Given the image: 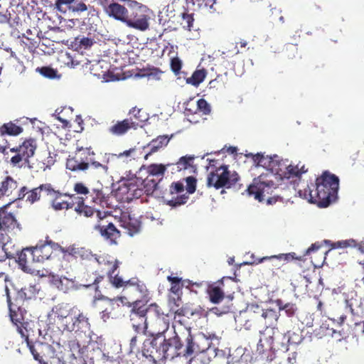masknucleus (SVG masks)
<instances>
[{
	"instance_id": "nucleus-1",
	"label": "nucleus",
	"mask_w": 364,
	"mask_h": 364,
	"mask_svg": "<svg viewBox=\"0 0 364 364\" xmlns=\"http://www.w3.org/2000/svg\"><path fill=\"white\" fill-rule=\"evenodd\" d=\"M108 16L122 22L127 27L144 32L149 29L154 13L146 5L134 0H119L105 6Z\"/></svg>"
},
{
	"instance_id": "nucleus-2",
	"label": "nucleus",
	"mask_w": 364,
	"mask_h": 364,
	"mask_svg": "<svg viewBox=\"0 0 364 364\" xmlns=\"http://www.w3.org/2000/svg\"><path fill=\"white\" fill-rule=\"evenodd\" d=\"M166 332L161 330L151 333L149 337L143 342L141 354L154 364L177 358L180 336L174 332L173 336L166 338Z\"/></svg>"
},
{
	"instance_id": "nucleus-3",
	"label": "nucleus",
	"mask_w": 364,
	"mask_h": 364,
	"mask_svg": "<svg viewBox=\"0 0 364 364\" xmlns=\"http://www.w3.org/2000/svg\"><path fill=\"white\" fill-rule=\"evenodd\" d=\"M252 159L257 166L265 168V172L255 178L246 191L249 196H253L255 200L262 202L266 195L272 194L277 188L274 179L277 178L279 162L274 158L262 154L254 155Z\"/></svg>"
},
{
	"instance_id": "nucleus-4",
	"label": "nucleus",
	"mask_w": 364,
	"mask_h": 364,
	"mask_svg": "<svg viewBox=\"0 0 364 364\" xmlns=\"http://www.w3.org/2000/svg\"><path fill=\"white\" fill-rule=\"evenodd\" d=\"M314 190H304V198L319 208H326L337 198L339 178L326 171L316 178Z\"/></svg>"
},
{
	"instance_id": "nucleus-5",
	"label": "nucleus",
	"mask_w": 364,
	"mask_h": 364,
	"mask_svg": "<svg viewBox=\"0 0 364 364\" xmlns=\"http://www.w3.org/2000/svg\"><path fill=\"white\" fill-rule=\"evenodd\" d=\"M37 144L34 139H26L21 144L10 147V144L0 147L4 161L11 168L21 169L31 168V159L34 156Z\"/></svg>"
},
{
	"instance_id": "nucleus-6",
	"label": "nucleus",
	"mask_w": 364,
	"mask_h": 364,
	"mask_svg": "<svg viewBox=\"0 0 364 364\" xmlns=\"http://www.w3.org/2000/svg\"><path fill=\"white\" fill-rule=\"evenodd\" d=\"M177 358H192L196 355L205 352L210 346V341L204 336L195 337L190 329L179 338Z\"/></svg>"
},
{
	"instance_id": "nucleus-7",
	"label": "nucleus",
	"mask_w": 364,
	"mask_h": 364,
	"mask_svg": "<svg viewBox=\"0 0 364 364\" xmlns=\"http://www.w3.org/2000/svg\"><path fill=\"white\" fill-rule=\"evenodd\" d=\"M9 277L4 272H0V285H4L7 303L9 309V316L12 323L16 326L18 332L21 334V336H26V333H28V331L25 326L28 323L25 322L24 316L26 314V311L24 308H23L20 305V302H12L11 300V297L9 292V288L6 284L8 282Z\"/></svg>"
},
{
	"instance_id": "nucleus-8",
	"label": "nucleus",
	"mask_w": 364,
	"mask_h": 364,
	"mask_svg": "<svg viewBox=\"0 0 364 364\" xmlns=\"http://www.w3.org/2000/svg\"><path fill=\"white\" fill-rule=\"evenodd\" d=\"M239 179V175L235 171L231 172L228 166L223 165L208 173L207 186L217 190L223 187L229 188L235 185Z\"/></svg>"
},
{
	"instance_id": "nucleus-9",
	"label": "nucleus",
	"mask_w": 364,
	"mask_h": 364,
	"mask_svg": "<svg viewBox=\"0 0 364 364\" xmlns=\"http://www.w3.org/2000/svg\"><path fill=\"white\" fill-rule=\"evenodd\" d=\"M147 303L129 302L131 307L129 318L132 328L136 334L146 335L148 329Z\"/></svg>"
},
{
	"instance_id": "nucleus-10",
	"label": "nucleus",
	"mask_w": 364,
	"mask_h": 364,
	"mask_svg": "<svg viewBox=\"0 0 364 364\" xmlns=\"http://www.w3.org/2000/svg\"><path fill=\"white\" fill-rule=\"evenodd\" d=\"M95 155L90 147H77L73 156H69L66 161V168L73 172L87 171L91 156Z\"/></svg>"
},
{
	"instance_id": "nucleus-11",
	"label": "nucleus",
	"mask_w": 364,
	"mask_h": 364,
	"mask_svg": "<svg viewBox=\"0 0 364 364\" xmlns=\"http://www.w3.org/2000/svg\"><path fill=\"white\" fill-rule=\"evenodd\" d=\"M127 284L124 292L127 299L139 304L148 303L151 300L150 291L144 282L133 277L127 280Z\"/></svg>"
},
{
	"instance_id": "nucleus-12",
	"label": "nucleus",
	"mask_w": 364,
	"mask_h": 364,
	"mask_svg": "<svg viewBox=\"0 0 364 364\" xmlns=\"http://www.w3.org/2000/svg\"><path fill=\"white\" fill-rule=\"evenodd\" d=\"M10 208V203L0 208V237L3 235L15 236L21 230L15 213Z\"/></svg>"
},
{
	"instance_id": "nucleus-13",
	"label": "nucleus",
	"mask_w": 364,
	"mask_h": 364,
	"mask_svg": "<svg viewBox=\"0 0 364 364\" xmlns=\"http://www.w3.org/2000/svg\"><path fill=\"white\" fill-rule=\"evenodd\" d=\"M88 318L76 306L72 308L68 316H66L59 328L61 331L72 332L90 328Z\"/></svg>"
},
{
	"instance_id": "nucleus-14",
	"label": "nucleus",
	"mask_w": 364,
	"mask_h": 364,
	"mask_svg": "<svg viewBox=\"0 0 364 364\" xmlns=\"http://www.w3.org/2000/svg\"><path fill=\"white\" fill-rule=\"evenodd\" d=\"M70 194L60 193L59 191L50 187L48 196L50 198L51 207L56 211L73 208L75 205V200L70 198Z\"/></svg>"
},
{
	"instance_id": "nucleus-15",
	"label": "nucleus",
	"mask_w": 364,
	"mask_h": 364,
	"mask_svg": "<svg viewBox=\"0 0 364 364\" xmlns=\"http://www.w3.org/2000/svg\"><path fill=\"white\" fill-rule=\"evenodd\" d=\"M148 314L154 316L155 318L151 321V326L156 331H167L169 328V320L168 315L165 314L161 308L156 304H146Z\"/></svg>"
},
{
	"instance_id": "nucleus-16",
	"label": "nucleus",
	"mask_w": 364,
	"mask_h": 364,
	"mask_svg": "<svg viewBox=\"0 0 364 364\" xmlns=\"http://www.w3.org/2000/svg\"><path fill=\"white\" fill-rule=\"evenodd\" d=\"M58 248H60V245L48 240V237L44 243L31 247L33 257H35L37 263H42L49 259L53 254V251H57Z\"/></svg>"
},
{
	"instance_id": "nucleus-17",
	"label": "nucleus",
	"mask_w": 364,
	"mask_h": 364,
	"mask_svg": "<svg viewBox=\"0 0 364 364\" xmlns=\"http://www.w3.org/2000/svg\"><path fill=\"white\" fill-rule=\"evenodd\" d=\"M51 186L50 183H44L31 190H28L26 186H22L19 188L17 198L18 200L26 198V202L33 204L41 199L43 191L46 192V195L48 196Z\"/></svg>"
},
{
	"instance_id": "nucleus-18",
	"label": "nucleus",
	"mask_w": 364,
	"mask_h": 364,
	"mask_svg": "<svg viewBox=\"0 0 364 364\" xmlns=\"http://www.w3.org/2000/svg\"><path fill=\"white\" fill-rule=\"evenodd\" d=\"M167 280L170 282L169 293L173 295H182V289L186 287L191 291L196 293L194 290V287H201L203 283L193 282L189 279H182L181 277L176 276L169 275L167 277Z\"/></svg>"
},
{
	"instance_id": "nucleus-19",
	"label": "nucleus",
	"mask_w": 364,
	"mask_h": 364,
	"mask_svg": "<svg viewBox=\"0 0 364 364\" xmlns=\"http://www.w3.org/2000/svg\"><path fill=\"white\" fill-rule=\"evenodd\" d=\"M18 183L11 176H6L0 181V198L7 197L16 200L19 191Z\"/></svg>"
},
{
	"instance_id": "nucleus-20",
	"label": "nucleus",
	"mask_w": 364,
	"mask_h": 364,
	"mask_svg": "<svg viewBox=\"0 0 364 364\" xmlns=\"http://www.w3.org/2000/svg\"><path fill=\"white\" fill-rule=\"evenodd\" d=\"M184 191L183 183L181 181L173 182L169 186V193L171 196L180 194L176 197L172 196L167 200L166 204L171 207H177L186 203L189 196L187 193H183Z\"/></svg>"
},
{
	"instance_id": "nucleus-21",
	"label": "nucleus",
	"mask_w": 364,
	"mask_h": 364,
	"mask_svg": "<svg viewBox=\"0 0 364 364\" xmlns=\"http://www.w3.org/2000/svg\"><path fill=\"white\" fill-rule=\"evenodd\" d=\"M257 311L255 313L259 314L258 322L260 323L265 328L274 327L277 325L279 317V311L273 309H260L256 306Z\"/></svg>"
},
{
	"instance_id": "nucleus-22",
	"label": "nucleus",
	"mask_w": 364,
	"mask_h": 364,
	"mask_svg": "<svg viewBox=\"0 0 364 364\" xmlns=\"http://www.w3.org/2000/svg\"><path fill=\"white\" fill-rule=\"evenodd\" d=\"M138 127V122L134 121L132 117H129L117 121L109 127L108 132L113 136H121L126 134L130 129L135 130Z\"/></svg>"
},
{
	"instance_id": "nucleus-23",
	"label": "nucleus",
	"mask_w": 364,
	"mask_h": 364,
	"mask_svg": "<svg viewBox=\"0 0 364 364\" xmlns=\"http://www.w3.org/2000/svg\"><path fill=\"white\" fill-rule=\"evenodd\" d=\"M94 229L98 231L100 235L107 240L109 245H117V240L121 236L120 231L118 230L112 223H109L107 225L96 224Z\"/></svg>"
},
{
	"instance_id": "nucleus-24",
	"label": "nucleus",
	"mask_w": 364,
	"mask_h": 364,
	"mask_svg": "<svg viewBox=\"0 0 364 364\" xmlns=\"http://www.w3.org/2000/svg\"><path fill=\"white\" fill-rule=\"evenodd\" d=\"M18 262L21 269L28 273H32L35 270V264L37 263L34 257H33V252L31 247H27L22 250L18 253Z\"/></svg>"
},
{
	"instance_id": "nucleus-25",
	"label": "nucleus",
	"mask_w": 364,
	"mask_h": 364,
	"mask_svg": "<svg viewBox=\"0 0 364 364\" xmlns=\"http://www.w3.org/2000/svg\"><path fill=\"white\" fill-rule=\"evenodd\" d=\"M94 257L100 270L105 272L107 275L111 273V272H116L120 264V262L118 259L107 254L95 255Z\"/></svg>"
},
{
	"instance_id": "nucleus-26",
	"label": "nucleus",
	"mask_w": 364,
	"mask_h": 364,
	"mask_svg": "<svg viewBox=\"0 0 364 364\" xmlns=\"http://www.w3.org/2000/svg\"><path fill=\"white\" fill-rule=\"evenodd\" d=\"M294 253H288L269 256L267 259L269 261L267 267L272 272V274L278 275L279 272H284V271L282 269V267L284 264L282 263V262H289L294 259Z\"/></svg>"
},
{
	"instance_id": "nucleus-27",
	"label": "nucleus",
	"mask_w": 364,
	"mask_h": 364,
	"mask_svg": "<svg viewBox=\"0 0 364 364\" xmlns=\"http://www.w3.org/2000/svg\"><path fill=\"white\" fill-rule=\"evenodd\" d=\"M21 336L24 338L27 347L28 348L31 353L32 354L33 359L36 361L43 360V358L46 355V350L50 348L51 346L44 342H33L30 341L28 333H26V336Z\"/></svg>"
},
{
	"instance_id": "nucleus-28",
	"label": "nucleus",
	"mask_w": 364,
	"mask_h": 364,
	"mask_svg": "<svg viewBox=\"0 0 364 364\" xmlns=\"http://www.w3.org/2000/svg\"><path fill=\"white\" fill-rule=\"evenodd\" d=\"M72 308L73 307L67 304H58L52 308L50 317L53 321V324H54L58 329L63 324V321L65 317L68 316Z\"/></svg>"
},
{
	"instance_id": "nucleus-29",
	"label": "nucleus",
	"mask_w": 364,
	"mask_h": 364,
	"mask_svg": "<svg viewBox=\"0 0 364 364\" xmlns=\"http://www.w3.org/2000/svg\"><path fill=\"white\" fill-rule=\"evenodd\" d=\"M170 138L168 135H160L156 139H152L146 146L144 148H149V151L144 156V159L147 160L149 156L155 152H157L160 149L165 147L169 142Z\"/></svg>"
},
{
	"instance_id": "nucleus-30",
	"label": "nucleus",
	"mask_w": 364,
	"mask_h": 364,
	"mask_svg": "<svg viewBox=\"0 0 364 364\" xmlns=\"http://www.w3.org/2000/svg\"><path fill=\"white\" fill-rule=\"evenodd\" d=\"M59 251L63 253V258H66L68 257H73L75 258H87L90 252H88L83 247H79L75 245H70L68 247H63L60 246V248H58Z\"/></svg>"
},
{
	"instance_id": "nucleus-31",
	"label": "nucleus",
	"mask_w": 364,
	"mask_h": 364,
	"mask_svg": "<svg viewBox=\"0 0 364 364\" xmlns=\"http://www.w3.org/2000/svg\"><path fill=\"white\" fill-rule=\"evenodd\" d=\"M70 198H74L75 200V204H77V205L75 207V210L79 215H82L85 217H90L94 214L95 208L92 205H85V199L82 197L77 196L75 194H72V196H70Z\"/></svg>"
},
{
	"instance_id": "nucleus-32",
	"label": "nucleus",
	"mask_w": 364,
	"mask_h": 364,
	"mask_svg": "<svg viewBox=\"0 0 364 364\" xmlns=\"http://www.w3.org/2000/svg\"><path fill=\"white\" fill-rule=\"evenodd\" d=\"M86 199H89V203L95 208H96L97 205L104 208L105 205L107 204V198L102 190L93 189L92 191L86 196Z\"/></svg>"
},
{
	"instance_id": "nucleus-33",
	"label": "nucleus",
	"mask_w": 364,
	"mask_h": 364,
	"mask_svg": "<svg viewBox=\"0 0 364 364\" xmlns=\"http://www.w3.org/2000/svg\"><path fill=\"white\" fill-rule=\"evenodd\" d=\"M207 294L210 301L215 304L220 303L225 299L223 290L215 284L208 286Z\"/></svg>"
},
{
	"instance_id": "nucleus-34",
	"label": "nucleus",
	"mask_w": 364,
	"mask_h": 364,
	"mask_svg": "<svg viewBox=\"0 0 364 364\" xmlns=\"http://www.w3.org/2000/svg\"><path fill=\"white\" fill-rule=\"evenodd\" d=\"M52 282L60 291L65 293L75 287V282L65 277L53 276Z\"/></svg>"
},
{
	"instance_id": "nucleus-35",
	"label": "nucleus",
	"mask_w": 364,
	"mask_h": 364,
	"mask_svg": "<svg viewBox=\"0 0 364 364\" xmlns=\"http://www.w3.org/2000/svg\"><path fill=\"white\" fill-rule=\"evenodd\" d=\"M38 292V289L36 287L35 284H29L28 286H25L24 287L21 288L20 291H18L17 299L15 301L16 302H21L24 301L25 300L27 299H31L32 298L36 296Z\"/></svg>"
},
{
	"instance_id": "nucleus-36",
	"label": "nucleus",
	"mask_w": 364,
	"mask_h": 364,
	"mask_svg": "<svg viewBox=\"0 0 364 364\" xmlns=\"http://www.w3.org/2000/svg\"><path fill=\"white\" fill-rule=\"evenodd\" d=\"M122 226L127 230L130 236H133L139 232L141 223L137 219L128 216L122 220Z\"/></svg>"
},
{
	"instance_id": "nucleus-37",
	"label": "nucleus",
	"mask_w": 364,
	"mask_h": 364,
	"mask_svg": "<svg viewBox=\"0 0 364 364\" xmlns=\"http://www.w3.org/2000/svg\"><path fill=\"white\" fill-rule=\"evenodd\" d=\"M23 131V129L21 126L17 125L13 122L4 123L3 125L0 126L1 136H18L21 134Z\"/></svg>"
},
{
	"instance_id": "nucleus-38",
	"label": "nucleus",
	"mask_w": 364,
	"mask_h": 364,
	"mask_svg": "<svg viewBox=\"0 0 364 364\" xmlns=\"http://www.w3.org/2000/svg\"><path fill=\"white\" fill-rule=\"evenodd\" d=\"M11 237L13 236L11 235H3L2 237H1V239H4V240H1V242H3V247H4V250L9 259L14 258L18 253V250L13 242Z\"/></svg>"
},
{
	"instance_id": "nucleus-39",
	"label": "nucleus",
	"mask_w": 364,
	"mask_h": 364,
	"mask_svg": "<svg viewBox=\"0 0 364 364\" xmlns=\"http://www.w3.org/2000/svg\"><path fill=\"white\" fill-rule=\"evenodd\" d=\"M101 299L105 301L107 303V304L109 305V307L105 308L101 312V318L105 321H106V320L109 318L110 314H111L112 311L114 309V300L119 301H121V303L123 304L124 302V300H127V298L125 296H118L116 299H111L106 296H102Z\"/></svg>"
},
{
	"instance_id": "nucleus-40",
	"label": "nucleus",
	"mask_w": 364,
	"mask_h": 364,
	"mask_svg": "<svg viewBox=\"0 0 364 364\" xmlns=\"http://www.w3.org/2000/svg\"><path fill=\"white\" fill-rule=\"evenodd\" d=\"M194 159L195 157L193 156L186 155L181 157L178 161L173 165L176 166V170L178 171L186 170L188 168L195 170V167L193 166Z\"/></svg>"
},
{
	"instance_id": "nucleus-41",
	"label": "nucleus",
	"mask_w": 364,
	"mask_h": 364,
	"mask_svg": "<svg viewBox=\"0 0 364 364\" xmlns=\"http://www.w3.org/2000/svg\"><path fill=\"white\" fill-rule=\"evenodd\" d=\"M275 303L279 309V312L280 311H284L286 315L288 317H293L296 315L298 308L296 304L293 303H287L284 304L282 300L277 299Z\"/></svg>"
},
{
	"instance_id": "nucleus-42",
	"label": "nucleus",
	"mask_w": 364,
	"mask_h": 364,
	"mask_svg": "<svg viewBox=\"0 0 364 364\" xmlns=\"http://www.w3.org/2000/svg\"><path fill=\"white\" fill-rule=\"evenodd\" d=\"M206 75L207 71L205 69L196 70L193 72L191 77L186 79V82L198 87L205 80Z\"/></svg>"
},
{
	"instance_id": "nucleus-43",
	"label": "nucleus",
	"mask_w": 364,
	"mask_h": 364,
	"mask_svg": "<svg viewBox=\"0 0 364 364\" xmlns=\"http://www.w3.org/2000/svg\"><path fill=\"white\" fill-rule=\"evenodd\" d=\"M109 283L115 288L123 289V292L126 289V286L128 285L127 280L124 281L121 276L118 274H115V272H111L107 275Z\"/></svg>"
},
{
	"instance_id": "nucleus-44",
	"label": "nucleus",
	"mask_w": 364,
	"mask_h": 364,
	"mask_svg": "<svg viewBox=\"0 0 364 364\" xmlns=\"http://www.w3.org/2000/svg\"><path fill=\"white\" fill-rule=\"evenodd\" d=\"M142 190L147 195H151L157 189L159 186V181H156L154 178L151 176L146 177L142 183Z\"/></svg>"
},
{
	"instance_id": "nucleus-45",
	"label": "nucleus",
	"mask_w": 364,
	"mask_h": 364,
	"mask_svg": "<svg viewBox=\"0 0 364 364\" xmlns=\"http://www.w3.org/2000/svg\"><path fill=\"white\" fill-rule=\"evenodd\" d=\"M171 165V164H167L166 165L155 164H151L148 167V172L150 175L149 176H163L166 168Z\"/></svg>"
},
{
	"instance_id": "nucleus-46",
	"label": "nucleus",
	"mask_w": 364,
	"mask_h": 364,
	"mask_svg": "<svg viewBox=\"0 0 364 364\" xmlns=\"http://www.w3.org/2000/svg\"><path fill=\"white\" fill-rule=\"evenodd\" d=\"M129 114L130 117H132L133 120L138 122L139 125V122H143L147 119L146 114L144 112L142 111L141 109H139L136 107H132L129 112Z\"/></svg>"
},
{
	"instance_id": "nucleus-47",
	"label": "nucleus",
	"mask_w": 364,
	"mask_h": 364,
	"mask_svg": "<svg viewBox=\"0 0 364 364\" xmlns=\"http://www.w3.org/2000/svg\"><path fill=\"white\" fill-rule=\"evenodd\" d=\"M179 17L181 18V26L183 28L191 31V28L193 27L194 21L193 14H190L186 12H183L181 14Z\"/></svg>"
},
{
	"instance_id": "nucleus-48",
	"label": "nucleus",
	"mask_w": 364,
	"mask_h": 364,
	"mask_svg": "<svg viewBox=\"0 0 364 364\" xmlns=\"http://www.w3.org/2000/svg\"><path fill=\"white\" fill-rule=\"evenodd\" d=\"M272 343L273 338L271 336L264 339V343H263V339L260 338L257 345V351L259 354H263L267 348H272Z\"/></svg>"
},
{
	"instance_id": "nucleus-49",
	"label": "nucleus",
	"mask_w": 364,
	"mask_h": 364,
	"mask_svg": "<svg viewBox=\"0 0 364 364\" xmlns=\"http://www.w3.org/2000/svg\"><path fill=\"white\" fill-rule=\"evenodd\" d=\"M94 44V40L91 38L83 37L80 39L79 38H76L75 39V45H77L76 49H88Z\"/></svg>"
},
{
	"instance_id": "nucleus-50",
	"label": "nucleus",
	"mask_w": 364,
	"mask_h": 364,
	"mask_svg": "<svg viewBox=\"0 0 364 364\" xmlns=\"http://www.w3.org/2000/svg\"><path fill=\"white\" fill-rule=\"evenodd\" d=\"M109 160L107 159L106 162L100 163L94 159L93 156L90 157V162L88 163V169L92 167L96 170H102L104 173H107L108 171V164Z\"/></svg>"
},
{
	"instance_id": "nucleus-51",
	"label": "nucleus",
	"mask_w": 364,
	"mask_h": 364,
	"mask_svg": "<svg viewBox=\"0 0 364 364\" xmlns=\"http://www.w3.org/2000/svg\"><path fill=\"white\" fill-rule=\"evenodd\" d=\"M210 111V106L205 99L201 98L197 101V109L195 113L200 112L202 114H208Z\"/></svg>"
},
{
	"instance_id": "nucleus-52",
	"label": "nucleus",
	"mask_w": 364,
	"mask_h": 364,
	"mask_svg": "<svg viewBox=\"0 0 364 364\" xmlns=\"http://www.w3.org/2000/svg\"><path fill=\"white\" fill-rule=\"evenodd\" d=\"M75 1V0H56L54 6L58 11L65 14L67 11V8L64 6H67L69 9V6H70Z\"/></svg>"
},
{
	"instance_id": "nucleus-53",
	"label": "nucleus",
	"mask_w": 364,
	"mask_h": 364,
	"mask_svg": "<svg viewBox=\"0 0 364 364\" xmlns=\"http://www.w3.org/2000/svg\"><path fill=\"white\" fill-rule=\"evenodd\" d=\"M182 295H168V304L170 306V310L173 311L174 308H178L181 302Z\"/></svg>"
},
{
	"instance_id": "nucleus-54",
	"label": "nucleus",
	"mask_w": 364,
	"mask_h": 364,
	"mask_svg": "<svg viewBox=\"0 0 364 364\" xmlns=\"http://www.w3.org/2000/svg\"><path fill=\"white\" fill-rule=\"evenodd\" d=\"M186 183V191L188 194H193L196 189V178L193 176H188L185 179Z\"/></svg>"
},
{
	"instance_id": "nucleus-55",
	"label": "nucleus",
	"mask_w": 364,
	"mask_h": 364,
	"mask_svg": "<svg viewBox=\"0 0 364 364\" xmlns=\"http://www.w3.org/2000/svg\"><path fill=\"white\" fill-rule=\"evenodd\" d=\"M38 70L42 75L50 79H53L57 76V70L50 67L44 66Z\"/></svg>"
},
{
	"instance_id": "nucleus-56",
	"label": "nucleus",
	"mask_w": 364,
	"mask_h": 364,
	"mask_svg": "<svg viewBox=\"0 0 364 364\" xmlns=\"http://www.w3.org/2000/svg\"><path fill=\"white\" fill-rule=\"evenodd\" d=\"M193 5L200 8L213 9L217 0H191Z\"/></svg>"
},
{
	"instance_id": "nucleus-57",
	"label": "nucleus",
	"mask_w": 364,
	"mask_h": 364,
	"mask_svg": "<svg viewBox=\"0 0 364 364\" xmlns=\"http://www.w3.org/2000/svg\"><path fill=\"white\" fill-rule=\"evenodd\" d=\"M357 242L355 240L350 239L342 241H338L333 245L334 248H346V247H356Z\"/></svg>"
},
{
	"instance_id": "nucleus-58",
	"label": "nucleus",
	"mask_w": 364,
	"mask_h": 364,
	"mask_svg": "<svg viewBox=\"0 0 364 364\" xmlns=\"http://www.w3.org/2000/svg\"><path fill=\"white\" fill-rule=\"evenodd\" d=\"M181 67H182V62L178 57L171 58V70L176 75H178L180 73Z\"/></svg>"
},
{
	"instance_id": "nucleus-59",
	"label": "nucleus",
	"mask_w": 364,
	"mask_h": 364,
	"mask_svg": "<svg viewBox=\"0 0 364 364\" xmlns=\"http://www.w3.org/2000/svg\"><path fill=\"white\" fill-rule=\"evenodd\" d=\"M228 298L229 299L228 304H227L226 306H223L221 309H219V308H218V307L213 308L212 311L214 313L218 314H227L229 311H230V310H231V309L232 307V305H233L232 303L231 302L232 299V297L230 298V296H228Z\"/></svg>"
},
{
	"instance_id": "nucleus-60",
	"label": "nucleus",
	"mask_w": 364,
	"mask_h": 364,
	"mask_svg": "<svg viewBox=\"0 0 364 364\" xmlns=\"http://www.w3.org/2000/svg\"><path fill=\"white\" fill-rule=\"evenodd\" d=\"M205 314V310L201 306H198L194 309L189 308V316H196L200 318Z\"/></svg>"
},
{
	"instance_id": "nucleus-61",
	"label": "nucleus",
	"mask_w": 364,
	"mask_h": 364,
	"mask_svg": "<svg viewBox=\"0 0 364 364\" xmlns=\"http://www.w3.org/2000/svg\"><path fill=\"white\" fill-rule=\"evenodd\" d=\"M74 191L77 194L87 195L90 193L88 188L82 183H75L74 186Z\"/></svg>"
},
{
	"instance_id": "nucleus-62",
	"label": "nucleus",
	"mask_w": 364,
	"mask_h": 364,
	"mask_svg": "<svg viewBox=\"0 0 364 364\" xmlns=\"http://www.w3.org/2000/svg\"><path fill=\"white\" fill-rule=\"evenodd\" d=\"M287 171H288V173L291 176H294V177H300L301 176L300 171H299V164H297L296 166L289 165L287 167Z\"/></svg>"
},
{
	"instance_id": "nucleus-63",
	"label": "nucleus",
	"mask_w": 364,
	"mask_h": 364,
	"mask_svg": "<svg viewBox=\"0 0 364 364\" xmlns=\"http://www.w3.org/2000/svg\"><path fill=\"white\" fill-rule=\"evenodd\" d=\"M103 279H104V276L97 275V276L95 277V278H94V279L92 281V283H84L83 286H85L86 287H91L92 285H95V291H98L99 290V287L97 286V284L100 282H102Z\"/></svg>"
},
{
	"instance_id": "nucleus-64",
	"label": "nucleus",
	"mask_w": 364,
	"mask_h": 364,
	"mask_svg": "<svg viewBox=\"0 0 364 364\" xmlns=\"http://www.w3.org/2000/svg\"><path fill=\"white\" fill-rule=\"evenodd\" d=\"M136 151V148H131L128 150H126L123 152H121L119 153L118 155H117V157L118 158H123V157H126V158H128V157H134V155H135V153Z\"/></svg>"
}]
</instances>
